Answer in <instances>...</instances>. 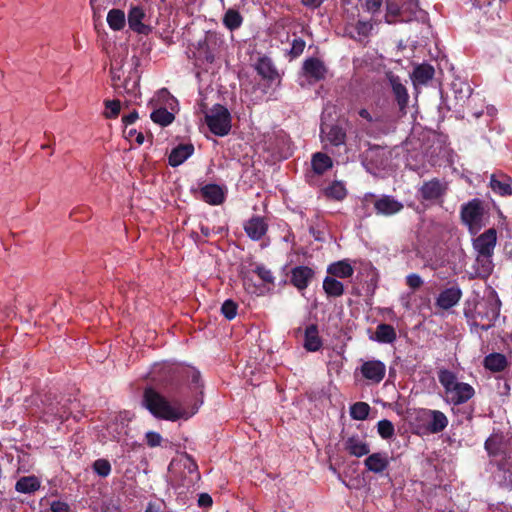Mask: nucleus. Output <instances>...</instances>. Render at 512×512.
<instances>
[{
  "label": "nucleus",
  "mask_w": 512,
  "mask_h": 512,
  "mask_svg": "<svg viewBox=\"0 0 512 512\" xmlns=\"http://www.w3.org/2000/svg\"><path fill=\"white\" fill-rule=\"evenodd\" d=\"M322 346V341L318 335V329L315 325H310L305 330L304 347L311 352H315Z\"/></svg>",
  "instance_id": "27"
},
{
  "label": "nucleus",
  "mask_w": 512,
  "mask_h": 512,
  "mask_svg": "<svg viewBox=\"0 0 512 512\" xmlns=\"http://www.w3.org/2000/svg\"><path fill=\"white\" fill-rule=\"evenodd\" d=\"M323 289L328 296L339 297L344 293L343 284L333 276H327L323 281Z\"/></svg>",
  "instance_id": "36"
},
{
  "label": "nucleus",
  "mask_w": 512,
  "mask_h": 512,
  "mask_svg": "<svg viewBox=\"0 0 512 512\" xmlns=\"http://www.w3.org/2000/svg\"><path fill=\"white\" fill-rule=\"evenodd\" d=\"M438 380L444 388V399L447 403L460 405L470 400L474 394V388L458 379L457 375L448 370L440 369Z\"/></svg>",
  "instance_id": "2"
},
{
  "label": "nucleus",
  "mask_w": 512,
  "mask_h": 512,
  "mask_svg": "<svg viewBox=\"0 0 512 512\" xmlns=\"http://www.w3.org/2000/svg\"><path fill=\"white\" fill-rule=\"evenodd\" d=\"M327 272L333 277L348 278L353 275L354 269L348 261L342 260L330 264Z\"/></svg>",
  "instance_id": "26"
},
{
  "label": "nucleus",
  "mask_w": 512,
  "mask_h": 512,
  "mask_svg": "<svg viewBox=\"0 0 512 512\" xmlns=\"http://www.w3.org/2000/svg\"><path fill=\"white\" fill-rule=\"evenodd\" d=\"M125 13L120 9H112L108 12L107 23L113 30H121L125 26Z\"/></svg>",
  "instance_id": "37"
},
{
  "label": "nucleus",
  "mask_w": 512,
  "mask_h": 512,
  "mask_svg": "<svg viewBox=\"0 0 512 512\" xmlns=\"http://www.w3.org/2000/svg\"><path fill=\"white\" fill-rule=\"evenodd\" d=\"M344 449L355 457H362L370 452L368 443L358 435L348 437L344 442Z\"/></svg>",
  "instance_id": "16"
},
{
  "label": "nucleus",
  "mask_w": 512,
  "mask_h": 512,
  "mask_svg": "<svg viewBox=\"0 0 512 512\" xmlns=\"http://www.w3.org/2000/svg\"><path fill=\"white\" fill-rule=\"evenodd\" d=\"M247 235L253 240H259L267 231V224L263 218L252 217L244 226Z\"/></svg>",
  "instance_id": "21"
},
{
  "label": "nucleus",
  "mask_w": 512,
  "mask_h": 512,
  "mask_svg": "<svg viewBox=\"0 0 512 512\" xmlns=\"http://www.w3.org/2000/svg\"><path fill=\"white\" fill-rule=\"evenodd\" d=\"M376 22L359 18L357 21L349 22L346 26L348 35L358 41L368 38L375 26Z\"/></svg>",
  "instance_id": "10"
},
{
  "label": "nucleus",
  "mask_w": 512,
  "mask_h": 512,
  "mask_svg": "<svg viewBox=\"0 0 512 512\" xmlns=\"http://www.w3.org/2000/svg\"><path fill=\"white\" fill-rule=\"evenodd\" d=\"M153 107H168L171 111L178 110V101L166 89H161L151 100Z\"/></svg>",
  "instance_id": "23"
},
{
  "label": "nucleus",
  "mask_w": 512,
  "mask_h": 512,
  "mask_svg": "<svg viewBox=\"0 0 512 512\" xmlns=\"http://www.w3.org/2000/svg\"><path fill=\"white\" fill-rule=\"evenodd\" d=\"M326 194L336 200H342L346 196V189L343 183L334 182L327 187Z\"/></svg>",
  "instance_id": "42"
},
{
  "label": "nucleus",
  "mask_w": 512,
  "mask_h": 512,
  "mask_svg": "<svg viewBox=\"0 0 512 512\" xmlns=\"http://www.w3.org/2000/svg\"><path fill=\"white\" fill-rule=\"evenodd\" d=\"M243 282H244V287L245 289L249 292V293H257V288L254 287L251 283H250V280L245 277L243 279Z\"/></svg>",
  "instance_id": "59"
},
{
  "label": "nucleus",
  "mask_w": 512,
  "mask_h": 512,
  "mask_svg": "<svg viewBox=\"0 0 512 512\" xmlns=\"http://www.w3.org/2000/svg\"><path fill=\"white\" fill-rule=\"evenodd\" d=\"M461 298L459 288H448L440 293L437 298V305L442 309H449L455 306Z\"/></svg>",
  "instance_id": "22"
},
{
  "label": "nucleus",
  "mask_w": 512,
  "mask_h": 512,
  "mask_svg": "<svg viewBox=\"0 0 512 512\" xmlns=\"http://www.w3.org/2000/svg\"><path fill=\"white\" fill-rule=\"evenodd\" d=\"M154 108V111L151 113V119L153 122L161 126H167L173 122L175 111H171L168 107Z\"/></svg>",
  "instance_id": "31"
},
{
  "label": "nucleus",
  "mask_w": 512,
  "mask_h": 512,
  "mask_svg": "<svg viewBox=\"0 0 512 512\" xmlns=\"http://www.w3.org/2000/svg\"><path fill=\"white\" fill-rule=\"evenodd\" d=\"M125 138L129 141L135 140V142L139 145L144 142V135L141 132H137L135 129H125L124 130Z\"/></svg>",
  "instance_id": "49"
},
{
  "label": "nucleus",
  "mask_w": 512,
  "mask_h": 512,
  "mask_svg": "<svg viewBox=\"0 0 512 512\" xmlns=\"http://www.w3.org/2000/svg\"><path fill=\"white\" fill-rule=\"evenodd\" d=\"M422 13L416 0H386V22H407L419 18Z\"/></svg>",
  "instance_id": "4"
},
{
  "label": "nucleus",
  "mask_w": 512,
  "mask_h": 512,
  "mask_svg": "<svg viewBox=\"0 0 512 512\" xmlns=\"http://www.w3.org/2000/svg\"><path fill=\"white\" fill-rule=\"evenodd\" d=\"M313 274L311 268L299 266L292 270L291 281L299 290H303L308 286Z\"/></svg>",
  "instance_id": "18"
},
{
  "label": "nucleus",
  "mask_w": 512,
  "mask_h": 512,
  "mask_svg": "<svg viewBox=\"0 0 512 512\" xmlns=\"http://www.w3.org/2000/svg\"><path fill=\"white\" fill-rule=\"evenodd\" d=\"M242 23V17L240 14L235 10H228L224 16V24L225 26L230 29L234 30L240 27Z\"/></svg>",
  "instance_id": "41"
},
{
  "label": "nucleus",
  "mask_w": 512,
  "mask_h": 512,
  "mask_svg": "<svg viewBox=\"0 0 512 512\" xmlns=\"http://www.w3.org/2000/svg\"><path fill=\"white\" fill-rule=\"evenodd\" d=\"M221 311L228 320H231L237 314V305L231 300H226L222 305Z\"/></svg>",
  "instance_id": "47"
},
{
  "label": "nucleus",
  "mask_w": 512,
  "mask_h": 512,
  "mask_svg": "<svg viewBox=\"0 0 512 512\" xmlns=\"http://www.w3.org/2000/svg\"><path fill=\"white\" fill-rule=\"evenodd\" d=\"M324 0H302V3L310 8H317L319 7Z\"/></svg>",
  "instance_id": "58"
},
{
  "label": "nucleus",
  "mask_w": 512,
  "mask_h": 512,
  "mask_svg": "<svg viewBox=\"0 0 512 512\" xmlns=\"http://www.w3.org/2000/svg\"><path fill=\"white\" fill-rule=\"evenodd\" d=\"M404 305L408 308V307H409V302H408V301H406V302L404 303Z\"/></svg>",
  "instance_id": "63"
},
{
  "label": "nucleus",
  "mask_w": 512,
  "mask_h": 512,
  "mask_svg": "<svg viewBox=\"0 0 512 512\" xmlns=\"http://www.w3.org/2000/svg\"><path fill=\"white\" fill-rule=\"evenodd\" d=\"M406 284L411 289L415 290V289H418L423 284V280L418 274L413 273V274H409L406 277Z\"/></svg>",
  "instance_id": "53"
},
{
  "label": "nucleus",
  "mask_w": 512,
  "mask_h": 512,
  "mask_svg": "<svg viewBox=\"0 0 512 512\" xmlns=\"http://www.w3.org/2000/svg\"><path fill=\"white\" fill-rule=\"evenodd\" d=\"M497 242V233L494 228L486 230L473 240L476 254H493Z\"/></svg>",
  "instance_id": "9"
},
{
  "label": "nucleus",
  "mask_w": 512,
  "mask_h": 512,
  "mask_svg": "<svg viewBox=\"0 0 512 512\" xmlns=\"http://www.w3.org/2000/svg\"><path fill=\"white\" fill-rule=\"evenodd\" d=\"M377 431L383 439H389L394 435V425L389 420H381L377 424Z\"/></svg>",
  "instance_id": "43"
},
{
  "label": "nucleus",
  "mask_w": 512,
  "mask_h": 512,
  "mask_svg": "<svg viewBox=\"0 0 512 512\" xmlns=\"http://www.w3.org/2000/svg\"><path fill=\"white\" fill-rule=\"evenodd\" d=\"M359 116L368 122L373 121V117L371 116L370 112L367 109H360L358 112Z\"/></svg>",
  "instance_id": "60"
},
{
  "label": "nucleus",
  "mask_w": 512,
  "mask_h": 512,
  "mask_svg": "<svg viewBox=\"0 0 512 512\" xmlns=\"http://www.w3.org/2000/svg\"><path fill=\"white\" fill-rule=\"evenodd\" d=\"M199 506L209 507L212 504V498L208 494H201L198 499Z\"/></svg>",
  "instance_id": "56"
},
{
  "label": "nucleus",
  "mask_w": 512,
  "mask_h": 512,
  "mask_svg": "<svg viewBox=\"0 0 512 512\" xmlns=\"http://www.w3.org/2000/svg\"><path fill=\"white\" fill-rule=\"evenodd\" d=\"M365 199H366V201H368V199L372 200L373 199V195L366 196Z\"/></svg>",
  "instance_id": "62"
},
{
  "label": "nucleus",
  "mask_w": 512,
  "mask_h": 512,
  "mask_svg": "<svg viewBox=\"0 0 512 512\" xmlns=\"http://www.w3.org/2000/svg\"><path fill=\"white\" fill-rule=\"evenodd\" d=\"M373 339L380 343H392L396 339L395 329L388 324H379Z\"/></svg>",
  "instance_id": "34"
},
{
  "label": "nucleus",
  "mask_w": 512,
  "mask_h": 512,
  "mask_svg": "<svg viewBox=\"0 0 512 512\" xmlns=\"http://www.w3.org/2000/svg\"><path fill=\"white\" fill-rule=\"evenodd\" d=\"M194 147L191 144H183L174 148L169 155V164L178 166L192 155Z\"/></svg>",
  "instance_id": "25"
},
{
  "label": "nucleus",
  "mask_w": 512,
  "mask_h": 512,
  "mask_svg": "<svg viewBox=\"0 0 512 512\" xmlns=\"http://www.w3.org/2000/svg\"><path fill=\"white\" fill-rule=\"evenodd\" d=\"M445 191L446 186L440 181L433 179L422 185L420 195L423 200L436 201L443 196Z\"/></svg>",
  "instance_id": "15"
},
{
  "label": "nucleus",
  "mask_w": 512,
  "mask_h": 512,
  "mask_svg": "<svg viewBox=\"0 0 512 512\" xmlns=\"http://www.w3.org/2000/svg\"><path fill=\"white\" fill-rule=\"evenodd\" d=\"M145 17V11L139 6L131 7L128 13V23L130 28L137 33H147L148 27L142 23Z\"/></svg>",
  "instance_id": "20"
},
{
  "label": "nucleus",
  "mask_w": 512,
  "mask_h": 512,
  "mask_svg": "<svg viewBox=\"0 0 512 512\" xmlns=\"http://www.w3.org/2000/svg\"><path fill=\"white\" fill-rule=\"evenodd\" d=\"M321 137L325 144L329 143L334 146H339L344 144L346 133L341 127L337 125H329L325 122H322Z\"/></svg>",
  "instance_id": "12"
},
{
  "label": "nucleus",
  "mask_w": 512,
  "mask_h": 512,
  "mask_svg": "<svg viewBox=\"0 0 512 512\" xmlns=\"http://www.w3.org/2000/svg\"><path fill=\"white\" fill-rule=\"evenodd\" d=\"M490 185L492 190L499 195H512V180L509 177L503 176L501 179H497L495 175H492Z\"/></svg>",
  "instance_id": "30"
},
{
  "label": "nucleus",
  "mask_w": 512,
  "mask_h": 512,
  "mask_svg": "<svg viewBox=\"0 0 512 512\" xmlns=\"http://www.w3.org/2000/svg\"><path fill=\"white\" fill-rule=\"evenodd\" d=\"M109 434L112 436L113 439H120V437L123 434H126V429L123 423L119 424H112L108 426Z\"/></svg>",
  "instance_id": "50"
},
{
  "label": "nucleus",
  "mask_w": 512,
  "mask_h": 512,
  "mask_svg": "<svg viewBox=\"0 0 512 512\" xmlns=\"http://www.w3.org/2000/svg\"><path fill=\"white\" fill-rule=\"evenodd\" d=\"M433 76L434 68L428 64H422L417 66L411 75L412 81L415 85L426 84L433 78Z\"/></svg>",
  "instance_id": "29"
},
{
  "label": "nucleus",
  "mask_w": 512,
  "mask_h": 512,
  "mask_svg": "<svg viewBox=\"0 0 512 512\" xmlns=\"http://www.w3.org/2000/svg\"><path fill=\"white\" fill-rule=\"evenodd\" d=\"M190 372H191L192 382L196 384L195 389H198L199 388L198 382L200 379V374L196 370H191Z\"/></svg>",
  "instance_id": "61"
},
{
  "label": "nucleus",
  "mask_w": 512,
  "mask_h": 512,
  "mask_svg": "<svg viewBox=\"0 0 512 512\" xmlns=\"http://www.w3.org/2000/svg\"><path fill=\"white\" fill-rule=\"evenodd\" d=\"M493 254H476L475 275L481 278H487L493 271L494 264L492 261Z\"/></svg>",
  "instance_id": "19"
},
{
  "label": "nucleus",
  "mask_w": 512,
  "mask_h": 512,
  "mask_svg": "<svg viewBox=\"0 0 512 512\" xmlns=\"http://www.w3.org/2000/svg\"><path fill=\"white\" fill-rule=\"evenodd\" d=\"M390 464V457L387 452H376L368 455L364 460V465L368 471L380 474L383 473Z\"/></svg>",
  "instance_id": "13"
},
{
  "label": "nucleus",
  "mask_w": 512,
  "mask_h": 512,
  "mask_svg": "<svg viewBox=\"0 0 512 512\" xmlns=\"http://www.w3.org/2000/svg\"><path fill=\"white\" fill-rule=\"evenodd\" d=\"M387 79L394 94L395 100L399 106V109L401 111H404L409 102V95L406 86L404 85L400 77L392 72L387 73Z\"/></svg>",
  "instance_id": "11"
},
{
  "label": "nucleus",
  "mask_w": 512,
  "mask_h": 512,
  "mask_svg": "<svg viewBox=\"0 0 512 512\" xmlns=\"http://www.w3.org/2000/svg\"><path fill=\"white\" fill-rule=\"evenodd\" d=\"M303 69L305 74L314 81L323 79L327 72L324 64L320 60L314 58L306 60Z\"/></svg>",
  "instance_id": "24"
},
{
  "label": "nucleus",
  "mask_w": 512,
  "mask_h": 512,
  "mask_svg": "<svg viewBox=\"0 0 512 512\" xmlns=\"http://www.w3.org/2000/svg\"><path fill=\"white\" fill-rule=\"evenodd\" d=\"M257 70L264 77H270L272 73L270 61L267 59H261L257 64Z\"/></svg>",
  "instance_id": "51"
},
{
  "label": "nucleus",
  "mask_w": 512,
  "mask_h": 512,
  "mask_svg": "<svg viewBox=\"0 0 512 512\" xmlns=\"http://www.w3.org/2000/svg\"><path fill=\"white\" fill-rule=\"evenodd\" d=\"M391 155V152L384 148H372L368 155L367 159H370L372 162H375L376 166L381 169H386L388 167V156Z\"/></svg>",
  "instance_id": "33"
},
{
  "label": "nucleus",
  "mask_w": 512,
  "mask_h": 512,
  "mask_svg": "<svg viewBox=\"0 0 512 512\" xmlns=\"http://www.w3.org/2000/svg\"><path fill=\"white\" fill-rule=\"evenodd\" d=\"M40 482L35 476H25L20 478L15 485V489L21 493H32L38 490Z\"/></svg>",
  "instance_id": "35"
},
{
  "label": "nucleus",
  "mask_w": 512,
  "mask_h": 512,
  "mask_svg": "<svg viewBox=\"0 0 512 512\" xmlns=\"http://www.w3.org/2000/svg\"><path fill=\"white\" fill-rule=\"evenodd\" d=\"M313 171L317 174H323L325 171L330 169L333 165L332 159L321 152H317L313 155L311 160Z\"/></svg>",
  "instance_id": "32"
},
{
  "label": "nucleus",
  "mask_w": 512,
  "mask_h": 512,
  "mask_svg": "<svg viewBox=\"0 0 512 512\" xmlns=\"http://www.w3.org/2000/svg\"><path fill=\"white\" fill-rule=\"evenodd\" d=\"M370 411V406L365 402H356L350 408V416L354 420H365Z\"/></svg>",
  "instance_id": "40"
},
{
  "label": "nucleus",
  "mask_w": 512,
  "mask_h": 512,
  "mask_svg": "<svg viewBox=\"0 0 512 512\" xmlns=\"http://www.w3.org/2000/svg\"><path fill=\"white\" fill-rule=\"evenodd\" d=\"M50 510L52 512H72L70 506L63 501L55 500L50 504Z\"/></svg>",
  "instance_id": "54"
},
{
  "label": "nucleus",
  "mask_w": 512,
  "mask_h": 512,
  "mask_svg": "<svg viewBox=\"0 0 512 512\" xmlns=\"http://www.w3.org/2000/svg\"><path fill=\"white\" fill-rule=\"evenodd\" d=\"M485 367L491 371L499 372L504 370L507 365L505 356L502 354H490L485 358Z\"/></svg>",
  "instance_id": "38"
},
{
  "label": "nucleus",
  "mask_w": 512,
  "mask_h": 512,
  "mask_svg": "<svg viewBox=\"0 0 512 512\" xmlns=\"http://www.w3.org/2000/svg\"><path fill=\"white\" fill-rule=\"evenodd\" d=\"M359 370L369 383L378 384L385 376L386 366L379 360H368L362 363Z\"/></svg>",
  "instance_id": "8"
},
{
  "label": "nucleus",
  "mask_w": 512,
  "mask_h": 512,
  "mask_svg": "<svg viewBox=\"0 0 512 512\" xmlns=\"http://www.w3.org/2000/svg\"><path fill=\"white\" fill-rule=\"evenodd\" d=\"M255 272L257 273L259 278L266 283H272L274 280V277H273L271 271L266 269L263 266H257Z\"/></svg>",
  "instance_id": "52"
},
{
  "label": "nucleus",
  "mask_w": 512,
  "mask_h": 512,
  "mask_svg": "<svg viewBox=\"0 0 512 512\" xmlns=\"http://www.w3.org/2000/svg\"><path fill=\"white\" fill-rule=\"evenodd\" d=\"M383 0H348L347 4H355L367 13L374 14L379 11Z\"/></svg>",
  "instance_id": "39"
},
{
  "label": "nucleus",
  "mask_w": 512,
  "mask_h": 512,
  "mask_svg": "<svg viewBox=\"0 0 512 512\" xmlns=\"http://www.w3.org/2000/svg\"><path fill=\"white\" fill-rule=\"evenodd\" d=\"M120 113V102L117 100L105 101L104 116L106 118H116Z\"/></svg>",
  "instance_id": "45"
},
{
  "label": "nucleus",
  "mask_w": 512,
  "mask_h": 512,
  "mask_svg": "<svg viewBox=\"0 0 512 512\" xmlns=\"http://www.w3.org/2000/svg\"><path fill=\"white\" fill-rule=\"evenodd\" d=\"M145 439L147 445L151 448L160 446L163 440L161 435L154 431L147 432L145 435Z\"/></svg>",
  "instance_id": "48"
},
{
  "label": "nucleus",
  "mask_w": 512,
  "mask_h": 512,
  "mask_svg": "<svg viewBox=\"0 0 512 512\" xmlns=\"http://www.w3.org/2000/svg\"><path fill=\"white\" fill-rule=\"evenodd\" d=\"M144 404L146 408L157 418L168 421H177L179 419L187 420L193 416L199 406L194 404L188 406L182 398H175L169 401L152 388L144 392Z\"/></svg>",
  "instance_id": "1"
},
{
  "label": "nucleus",
  "mask_w": 512,
  "mask_h": 512,
  "mask_svg": "<svg viewBox=\"0 0 512 512\" xmlns=\"http://www.w3.org/2000/svg\"><path fill=\"white\" fill-rule=\"evenodd\" d=\"M502 442V437L498 435H492L485 442V448L489 454L495 455L500 450V445Z\"/></svg>",
  "instance_id": "46"
},
{
  "label": "nucleus",
  "mask_w": 512,
  "mask_h": 512,
  "mask_svg": "<svg viewBox=\"0 0 512 512\" xmlns=\"http://www.w3.org/2000/svg\"><path fill=\"white\" fill-rule=\"evenodd\" d=\"M304 48H305V41L304 40H302L300 38L294 39L293 43H292V48H291L290 53L294 57H297V56H299L304 51Z\"/></svg>",
  "instance_id": "55"
},
{
  "label": "nucleus",
  "mask_w": 512,
  "mask_h": 512,
  "mask_svg": "<svg viewBox=\"0 0 512 512\" xmlns=\"http://www.w3.org/2000/svg\"><path fill=\"white\" fill-rule=\"evenodd\" d=\"M201 195L205 202L211 205H219L225 199V191L216 184H209L201 189Z\"/></svg>",
  "instance_id": "17"
},
{
  "label": "nucleus",
  "mask_w": 512,
  "mask_h": 512,
  "mask_svg": "<svg viewBox=\"0 0 512 512\" xmlns=\"http://www.w3.org/2000/svg\"><path fill=\"white\" fill-rule=\"evenodd\" d=\"M501 303L494 291H489L474 308L471 318L474 324L483 330L489 329L498 318Z\"/></svg>",
  "instance_id": "3"
},
{
  "label": "nucleus",
  "mask_w": 512,
  "mask_h": 512,
  "mask_svg": "<svg viewBox=\"0 0 512 512\" xmlns=\"http://www.w3.org/2000/svg\"><path fill=\"white\" fill-rule=\"evenodd\" d=\"M205 122L210 131L217 136H225L231 129V116L227 108L215 105L205 113Z\"/></svg>",
  "instance_id": "6"
},
{
  "label": "nucleus",
  "mask_w": 512,
  "mask_h": 512,
  "mask_svg": "<svg viewBox=\"0 0 512 512\" xmlns=\"http://www.w3.org/2000/svg\"><path fill=\"white\" fill-rule=\"evenodd\" d=\"M374 207L378 214L391 216L403 209V204L391 196H382L374 201Z\"/></svg>",
  "instance_id": "14"
},
{
  "label": "nucleus",
  "mask_w": 512,
  "mask_h": 512,
  "mask_svg": "<svg viewBox=\"0 0 512 512\" xmlns=\"http://www.w3.org/2000/svg\"><path fill=\"white\" fill-rule=\"evenodd\" d=\"M418 428L425 434H437L448 425V418L439 410L422 409L417 414Z\"/></svg>",
  "instance_id": "5"
},
{
  "label": "nucleus",
  "mask_w": 512,
  "mask_h": 512,
  "mask_svg": "<svg viewBox=\"0 0 512 512\" xmlns=\"http://www.w3.org/2000/svg\"><path fill=\"white\" fill-rule=\"evenodd\" d=\"M483 215L482 204L477 199L462 206L461 218L471 234H476L484 226Z\"/></svg>",
  "instance_id": "7"
},
{
  "label": "nucleus",
  "mask_w": 512,
  "mask_h": 512,
  "mask_svg": "<svg viewBox=\"0 0 512 512\" xmlns=\"http://www.w3.org/2000/svg\"><path fill=\"white\" fill-rule=\"evenodd\" d=\"M138 118V115L136 112H132L126 116L123 117V122L126 124V125H130L132 123H134L136 121V119Z\"/></svg>",
  "instance_id": "57"
},
{
  "label": "nucleus",
  "mask_w": 512,
  "mask_h": 512,
  "mask_svg": "<svg viewBox=\"0 0 512 512\" xmlns=\"http://www.w3.org/2000/svg\"><path fill=\"white\" fill-rule=\"evenodd\" d=\"M176 466H183L185 469H187L189 474L187 485L193 483L195 480L199 478L197 472V465L190 457L185 456L181 458L179 461H172L170 465L171 470L174 471L176 469Z\"/></svg>",
  "instance_id": "28"
},
{
  "label": "nucleus",
  "mask_w": 512,
  "mask_h": 512,
  "mask_svg": "<svg viewBox=\"0 0 512 512\" xmlns=\"http://www.w3.org/2000/svg\"><path fill=\"white\" fill-rule=\"evenodd\" d=\"M93 470L97 475L107 477L111 472V464L106 459H98L93 463Z\"/></svg>",
  "instance_id": "44"
}]
</instances>
